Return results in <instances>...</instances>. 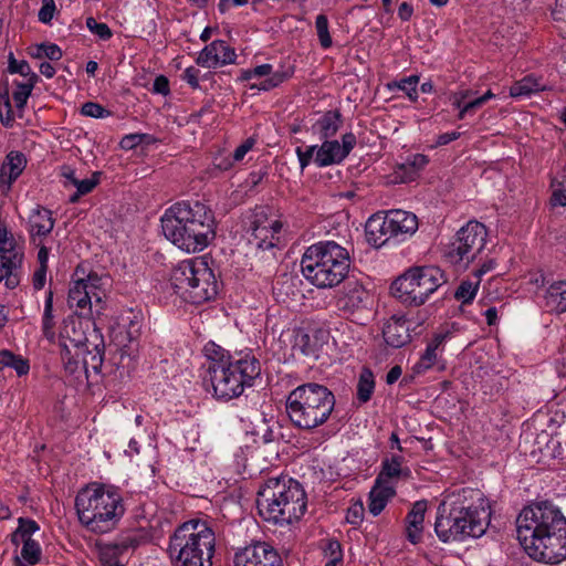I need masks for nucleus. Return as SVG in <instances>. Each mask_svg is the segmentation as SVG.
I'll return each instance as SVG.
<instances>
[{"mask_svg": "<svg viewBox=\"0 0 566 566\" xmlns=\"http://www.w3.org/2000/svg\"><path fill=\"white\" fill-rule=\"evenodd\" d=\"M520 544L535 562L556 565L566 559V517L548 501L533 503L516 518Z\"/></svg>", "mask_w": 566, "mask_h": 566, "instance_id": "f257e3e1", "label": "nucleus"}, {"mask_svg": "<svg viewBox=\"0 0 566 566\" xmlns=\"http://www.w3.org/2000/svg\"><path fill=\"white\" fill-rule=\"evenodd\" d=\"M167 240L187 253L205 250L216 238L212 210L201 201H179L168 208L160 219Z\"/></svg>", "mask_w": 566, "mask_h": 566, "instance_id": "f03ea898", "label": "nucleus"}, {"mask_svg": "<svg viewBox=\"0 0 566 566\" xmlns=\"http://www.w3.org/2000/svg\"><path fill=\"white\" fill-rule=\"evenodd\" d=\"M306 507V493L302 484L292 478H269L258 491L256 509L269 523L291 525L302 518Z\"/></svg>", "mask_w": 566, "mask_h": 566, "instance_id": "7ed1b4c3", "label": "nucleus"}, {"mask_svg": "<svg viewBox=\"0 0 566 566\" xmlns=\"http://www.w3.org/2000/svg\"><path fill=\"white\" fill-rule=\"evenodd\" d=\"M75 509L82 525L96 534L116 528L126 511L117 490L96 483L77 493Z\"/></svg>", "mask_w": 566, "mask_h": 566, "instance_id": "20e7f679", "label": "nucleus"}, {"mask_svg": "<svg viewBox=\"0 0 566 566\" xmlns=\"http://www.w3.org/2000/svg\"><path fill=\"white\" fill-rule=\"evenodd\" d=\"M335 405V395L326 386L305 382L290 391L285 409L295 428L312 432L329 420Z\"/></svg>", "mask_w": 566, "mask_h": 566, "instance_id": "39448f33", "label": "nucleus"}, {"mask_svg": "<svg viewBox=\"0 0 566 566\" xmlns=\"http://www.w3.org/2000/svg\"><path fill=\"white\" fill-rule=\"evenodd\" d=\"M350 268L346 248L335 241H321L308 247L302 256L301 269L307 281L318 289L339 285Z\"/></svg>", "mask_w": 566, "mask_h": 566, "instance_id": "423d86ee", "label": "nucleus"}, {"mask_svg": "<svg viewBox=\"0 0 566 566\" xmlns=\"http://www.w3.org/2000/svg\"><path fill=\"white\" fill-rule=\"evenodd\" d=\"M216 536L207 522L190 520L179 525L169 538L172 566H212Z\"/></svg>", "mask_w": 566, "mask_h": 566, "instance_id": "0eeeda50", "label": "nucleus"}, {"mask_svg": "<svg viewBox=\"0 0 566 566\" xmlns=\"http://www.w3.org/2000/svg\"><path fill=\"white\" fill-rule=\"evenodd\" d=\"M209 381L213 396L223 401L240 397L245 387H252L254 380L261 375V364L252 355L208 367Z\"/></svg>", "mask_w": 566, "mask_h": 566, "instance_id": "6e6552de", "label": "nucleus"}, {"mask_svg": "<svg viewBox=\"0 0 566 566\" xmlns=\"http://www.w3.org/2000/svg\"><path fill=\"white\" fill-rule=\"evenodd\" d=\"M170 283L176 294L192 304H201L218 294L213 271L202 260H186L171 272Z\"/></svg>", "mask_w": 566, "mask_h": 566, "instance_id": "1a4fd4ad", "label": "nucleus"}, {"mask_svg": "<svg viewBox=\"0 0 566 566\" xmlns=\"http://www.w3.org/2000/svg\"><path fill=\"white\" fill-rule=\"evenodd\" d=\"M446 282L447 279L439 268L416 266L396 279L390 290L391 294L402 304L419 306Z\"/></svg>", "mask_w": 566, "mask_h": 566, "instance_id": "9d476101", "label": "nucleus"}, {"mask_svg": "<svg viewBox=\"0 0 566 566\" xmlns=\"http://www.w3.org/2000/svg\"><path fill=\"white\" fill-rule=\"evenodd\" d=\"M488 231L483 223L469 221L455 234V238L446 245L444 259L454 265L468 266L483 250Z\"/></svg>", "mask_w": 566, "mask_h": 566, "instance_id": "9b49d317", "label": "nucleus"}, {"mask_svg": "<svg viewBox=\"0 0 566 566\" xmlns=\"http://www.w3.org/2000/svg\"><path fill=\"white\" fill-rule=\"evenodd\" d=\"M23 256V252L17 248L6 226H0V283L4 281L10 290L15 289L20 283Z\"/></svg>", "mask_w": 566, "mask_h": 566, "instance_id": "f8f14e48", "label": "nucleus"}, {"mask_svg": "<svg viewBox=\"0 0 566 566\" xmlns=\"http://www.w3.org/2000/svg\"><path fill=\"white\" fill-rule=\"evenodd\" d=\"M234 566H283L277 551L266 542H255L234 554Z\"/></svg>", "mask_w": 566, "mask_h": 566, "instance_id": "ddd939ff", "label": "nucleus"}, {"mask_svg": "<svg viewBox=\"0 0 566 566\" xmlns=\"http://www.w3.org/2000/svg\"><path fill=\"white\" fill-rule=\"evenodd\" d=\"M251 238L249 244L255 249V258L275 264L277 261V247L280 231H274L272 227L250 226Z\"/></svg>", "mask_w": 566, "mask_h": 566, "instance_id": "4468645a", "label": "nucleus"}, {"mask_svg": "<svg viewBox=\"0 0 566 566\" xmlns=\"http://www.w3.org/2000/svg\"><path fill=\"white\" fill-rule=\"evenodd\" d=\"M453 516L457 517L459 526L464 528L465 537H480L488 526L490 513L483 506L452 505Z\"/></svg>", "mask_w": 566, "mask_h": 566, "instance_id": "2eb2a0df", "label": "nucleus"}, {"mask_svg": "<svg viewBox=\"0 0 566 566\" xmlns=\"http://www.w3.org/2000/svg\"><path fill=\"white\" fill-rule=\"evenodd\" d=\"M237 54L233 48L223 40H214L206 45L199 53L196 63L202 67L216 69L218 66L235 63Z\"/></svg>", "mask_w": 566, "mask_h": 566, "instance_id": "dca6fc26", "label": "nucleus"}, {"mask_svg": "<svg viewBox=\"0 0 566 566\" xmlns=\"http://www.w3.org/2000/svg\"><path fill=\"white\" fill-rule=\"evenodd\" d=\"M88 347L84 346L83 354L80 355L82 357L83 371L87 378L90 369L95 374H99L102 371L105 353L104 337L101 329L95 325L91 331V338H88Z\"/></svg>", "mask_w": 566, "mask_h": 566, "instance_id": "f3484780", "label": "nucleus"}, {"mask_svg": "<svg viewBox=\"0 0 566 566\" xmlns=\"http://www.w3.org/2000/svg\"><path fill=\"white\" fill-rule=\"evenodd\" d=\"M457 521V517L453 516L452 506L449 510H447L444 503L438 506L434 531L440 541L448 543L464 539V528L463 526L460 527Z\"/></svg>", "mask_w": 566, "mask_h": 566, "instance_id": "a211bd4d", "label": "nucleus"}, {"mask_svg": "<svg viewBox=\"0 0 566 566\" xmlns=\"http://www.w3.org/2000/svg\"><path fill=\"white\" fill-rule=\"evenodd\" d=\"M369 300L368 291L358 281H347L344 285L343 295L337 298L336 305L339 311L354 313L367 307Z\"/></svg>", "mask_w": 566, "mask_h": 566, "instance_id": "6ab92c4d", "label": "nucleus"}, {"mask_svg": "<svg viewBox=\"0 0 566 566\" xmlns=\"http://www.w3.org/2000/svg\"><path fill=\"white\" fill-rule=\"evenodd\" d=\"M25 167L27 158L23 153L9 151L0 166V189L3 192L10 191L13 182L21 176Z\"/></svg>", "mask_w": 566, "mask_h": 566, "instance_id": "aec40b11", "label": "nucleus"}, {"mask_svg": "<svg viewBox=\"0 0 566 566\" xmlns=\"http://www.w3.org/2000/svg\"><path fill=\"white\" fill-rule=\"evenodd\" d=\"M382 337L387 346L401 348L411 342L410 327L403 315H392L382 327Z\"/></svg>", "mask_w": 566, "mask_h": 566, "instance_id": "412c9836", "label": "nucleus"}, {"mask_svg": "<svg viewBox=\"0 0 566 566\" xmlns=\"http://www.w3.org/2000/svg\"><path fill=\"white\" fill-rule=\"evenodd\" d=\"M60 338L61 342L67 343L75 350V355L80 356L83 354L84 346L88 347L91 332L86 334L82 327V322L69 316L63 319Z\"/></svg>", "mask_w": 566, "mask_h": 566, "instance_id": "4be33fe9", "label": "nucleus"}, {"mask_svg": "<svg viewBox=\"0 0 566 566\" xmlns=\"http://www.w3.org/2000/svg\"><path fill=\"white\" fill-rule=\"evenodd\" d=\"M365 234L369 244L380 248L392 238V233L387 223L386 213H375L366 222Z\"/></svg>", "mask_w": 566, "mask_h": 566, "instance_id": "5701e85b", "label": "nucleus"}, {"mask_svg": "<svg viewBox=\"0 0 566 566\" xmlns=\"http://www.w3.org/2000/svg\"><path fill=\"white\" fill-rule=\"evenodd\" d=\"M428 163L429 159L423 154L408 156L403 163L396 166L392 181L406 184L416 180Z\"/></svg>", "mask_w": 566, "mask_h": 566, "instance_id": "b1692460", "label": "nucleus"}, {"mask_svg": "<svg viewBox=\"0 0 566 566\" xmlns=\"http://www.w3.org/2000/svg\"><path fill=\"white\" fill-rule=\"evenodd\" d=\"M387 223L394 237L399 234H413L418 229L417 216L405 210H390L386 212Z\"/></svg>", "mask_w": 566, "mask_h": 566, "instance_id": "393cba45", "label": "nucleus"}, {"mask_svg": "<svg viewBox=\"0 0 566 566\" xmlns=\"http://www.w3.org/2000/svg\"><path fill=\"white\" fill-rule=\"evenodd\" d=\"M426 512L427 501L421 500L413 503L410 512L406 516V534L407 538L412 544H417L421 539Z\"/></svg>", "mask_w": 566, "mask_h": 566, "instance_id": "a878e982", "label": "nucleus"}, {"mask_svg": "<svg viewBox=\"0 0 566 566\" xmlns=\"http://www.w3.org/2000/svg\"><path fill=\"white\" fill-rule=\"evenodd\" d=\"M343 125V116L338 109L324 113L312 126V132L319 139L333 137Z\"/></svg>", "mask_w": 566, "mask_h": 566, "instance_id": "bb28decb", "label": "nucleus"}, {"mask_svg": "<svg viewBox=\"0 0 566 566\" xmlns=\"http://www.w3.org/2000/svg\"><path fill=\"white\" fill-rule=\"evenodd\" d=\"M30 222V234L34 240V237H45L51 233L54 228V219L52 212L49 209L38 207L33 210L29 219Z\"/></svg>", "mask_w": 566, "mask_h": 566, "instance_id": "cd10ccee", "label": "nucleus"}, {"mask_svg": "<svg viewBox=\"0 0 566 566\" xmlns=\"http://www.w3.org/2000/svg\"><path fill=\"white\" fill-rule=\"evenodd\" d=\"M345 158L340 144L337 140L325 139L321 147L317 146L314 161L318 167H326L339 164Z\"/></svg>", "mask_w": 566, "mask_h": 566, "instance_id": "c85d7f7f", "label": "nucleus"}, {"mask_svg": "<svg viewBox=\"0 0 566 566\" xmlns=\"http://www.w3.org/2000/svg\"><path fill=\"white\" fill-rule=\"evenodd\" d=\"M396 494L395 488L389 483H380L377 484L375 481V485L369 493V503L368 510L374 515L377 516L381 513V511L386 507L388 501L394 497Z\"/></svg>", "mask_w": 566, "mask_h": 566, "instance_id": "c756f323", "label": "nucleus"}, {"mask_svg": "<svg viewBox=\"0 0 566 566\" xmlns=\"http://www.w3.org/2000/svg\"><path fill=\"white\" fill-rule=\"evenodd\" d=\"M403 457L401 455H391L390 458H385L381 462V470L376 478L377 484L380 483H389L388 481L391 479H398L400 476H409V469H403L402 465Z\"/></svg>", "mask_w": 566, "mask_h": 566, "instance_id": "7c9ffc66", "label": "nucleus"}, {"mask_svg": "<svg viewBox=\"0 0 566 566\" xmlns=\"http://www.w3.org/2000/svg\"><path fill=\"white\" fill-rule=\"evenodd\" d=\"M545 307L549 312H566V281L554 282L545 294Z\"/></svg>", "mask_w": 566, "mask_h": 566, "instance_id": "2f4dec72", "label": "nucleus"}, {"mask_svg": "<svg viewBox=\"0 0 566 566\" xmlns=\"http://www.w3.org/2000/svg\"><path fill=\"white\" fill-rule=\"evenodd\" d=\"M67 304L71 308L74 306L77 308L91 307L92 300L84 284L83 276H77V280H75L71 286Z\"/></svg>", "mask_w": 566, "mask_h": 566, "instance_id": "473e14b6", "label": "nucleus"}, {"mask_svg": "<svg viewBox=\"0 0 566 566\" xmlns=\"http://www.w3.org/2000/svg\"><path fill=\"white\" fill-rule=\"evenodd\" d=\"M12 368L18 376H24L30 370L29 360L9 349L0 350V370Z\"/></svg>", "mask_w": 566, "mask_h": 566, "instance_id": "72a5a7b5", "label": "nucleus"}, {"mask_svg": "<svg viewBox=\"0 0 566 566\" xmlns=\"http://www.w3.org/2000/svg\"><path fill=\"white\" fill-rule=\"evenodd\" d=\"M61 358L64 370L70 375H76L83 371L82 357L75 355V350L65 342H60Z\"/></svg>", "mask_w": 566, "mask_h": 566, "instance_id": "f704fd0d", "label": "nucleus"}, {"mask_svg": "<svg viewBox=\"0 0 566 566\" xmlns=\"http://www.w3.org/2000/svg\"><path fill=\"white\" fill-rule=\"evenodd\" d=\"M375 390L374 374L369 368H363L357 384V399L361 403H366L371 399Z\"/></svg>", "mask_w": 566, "mask_h": 566, "instance_id": "c9c22d12", "label": "nucleus"}, {"mask_svg": "<svg viewBox=\"0 0 566 566\" xmlns=\"http://www.w3.org/2000/svg\"><path fill=\"white\" fill-rule=\"evenodd\" d=\"M85 275V271L82 265H78L75 270V275L80 276ZM102 277L96 272H90L85 277H83L84 284L91 296V300L95 298L96 302H102L103 293H102Z\"/></svg>", "mask_w": 566, "mask_h": 566, "instance_id": "e433bc0d", "label": "nucleus"}, {"mask_svg": "<svg viewBox=\"0 0 566 566\" xmlns=\"http://www.w3.org/2000/svg\"><path fill=\"white\" fill-rule=\"evenodd\" d=\"M54 325L53 293L50 291L44 302V313L42 318V332L44 337L50 342H54L55 339Z\"/></svg>", "mask_w": 566, "mask_h": 566, "instance_id": "4c0bfd02", "label": "nucleus"}, {"mask_svg": "<svg viewBox=\"0 0 566 566\" xmlns=\"http://www.w3.org/2000/svg\"><path fill=\"white\" fill-rule=\"evenodd\" d=\"M146 541V534L142 530H134L122 533L118 538L113 542L123 553L129 548H136Z\"/></svg>", "mask_w": 566, "mask_h": 566, "instance_id": "58836bf2", "label": "nucleus"}, {"mask_svg": "<svg viewBox=\"0 0 566 566\" xmlns=\"http://www.w3.org/2000/svg\"><path fill=\"white\" fill-rule=\"evenodd\" d=\"M543 90L541 83L533 76H525L518 82H515L511 88L510 94L513 97L527 96L532 93Z\"/></svg>", "mask_w": 566, "mask_h": 566, "instance_id": "ea45409f", "label": "nucleus"}, {"mask_svg": "<svg viewBox=\"0 0 566 566\" xmlns=\"http://www.w3.org/2000/svg\"><path fill=\"white\" fill-rule=\"evenodd\" d=\"M203 355L211 360L209 367H216L219 364H227L228 361H233L224 348L214 342H208L203 349Z\"/></svg>", "mask_w": 566, "mask_h": 566, "instance_id": "a19ab883", "label": "nucleus"}, {"mask_svg": "<svg viewBox=\"0 0 566 566\" xmlns=\"http://www.w3.org/2000/svg\"><path fill=\"white\" fill-rule=\"evenodd\" d=\"M8 72L11 74H20L25 81L38 82L39 76L32 70L25 60L18 61L13 53L9 54L8 59Z\"/></svg>", "mask_w": 566, "mask_h": 566, "instance_id": "79ce46f5", "label": "nucleus"}, {"mask_svg": "<svg viewBox=\"0 0 566 566\" xmlns=\"http://www.w3.org/2000/svg\"><path fill=\"white\" fill-rule=\"evenodd\" d=\"M123 554L113 542L98 545V556L103 566L116 565Z\"/></svg>", "mask_w": 566, "mask_h": 566, "instance_id": "37998d69", "label": "nucleus"}, {"mask_svg": "<svg viewBox=\"0 0 566 566\" xmlns=\"http://www.w3.org/2000/svg\"><path fill=\"white\" fill-rule=\"evenodd\" d=\"M250 226L272 227L274 231H281L282 223L279 220H270L268 218L265 207H256L252 213Z\"/></svg>", "mask_w": 566, "mask_h": 566, "instance_id": "c03bdc74", "label": "nucleus"}, {"mask_svg": "<svg viewBox=\"0 0 566 566\" xmlns=\"http://www.w3.org/2000/svg\"><path fill=\"white\" fill-rule=\"evenodd\" d=\"M480 282L462 281L454 292V297L463 304L471 303L476 295Z\"/></svg>", "mask_w": 566, "mask_h": 566, "instance_id": "a18cd8bd", "label": "nucleus"}, {"mask_svg": "<svg viewBox=\"0 0 566 566\" xmlns=\"http://www.w3.org/2000/svg\"><path fill=\"white\" fill-rule=\"evenodd\" d=\"M315 29L321 46L323 49L331 48L333 44V40L328 30V19L325 14H318L316 17Z\"/></svg>", "mask_w": 566, "mask_h": 566, "instance_id": "49530a36", "label": "nucleus"}, {"mask_svg": "<svg viewBox=\"0 0 566 566\" xmlns=\"http://www.w3.org/2000/svg\"><path fill=\"white\" fill-rule=\"evenodd\" d=\"M23 543L21 549L22 558L30 565H35L40 560L41 548L32 538L20 539Z\"/></svg>", "mask_w": 566, "mask_h": 566, "instance_id": "de8ad7c7", "label": "nucleus"}, {"mask_svg": "<svg viewBox=\"0 0 566 566\" xmlns=\"http://www.w3.org/2000/svg\"><path fill=\"white\" fill-rule=\"evenodd\" d=\"M39 531V525L35 521L30 518H19V526L12 535V541L31 538L32 534Z\"/></svg>", "mask_w": 566, "mask_h": 566, "instance_id": "09e8293b", "label": "nucleus"}, {"mask_svg": "<svg viewBox=\"0 0 566 566\" xmlns=\"http://www.w3.org/2000/svg\"><path fill=\"white\" fill-rule=\"evenodd\" d=\"M36 82L25 81L23 83H15L17 88L12 94V98L18 108H23L27 104L29 96Z\"/></svg>", "mask_w": 566, "mask_h": 566, "instance_id": "8fccbe9b", "label": "nucleus"}, {"mask_svg": "<svg viewBox=\"0 0 566 566\" xmlns=\"http://www.w3.org/2000/svg\"><path fill=\"white\" fill-rule=\"evenodd\" d=\"M438 360L437 350L427 346L424 353L421 355L419 361L413 366L415 374H423L434 366Z\"/></svg>", "mask_w": 566, "mask_h": 566, "instance_id": "3c124183", "label": "nucleus"}, {"mask_svg": "<svg viewBox=\"0 0 566 566\" xmlns=\"http://www.w3.org/2000/svg\"><path fill=\"white\" fill-rule=\"evenodd\" d=\"M293 348L300 350L305 356L315 354V344L312 342L311 336L304 332L296 334Z\"/></svg>", "mask_w": 566, "mask_h": 566, "instance_id": "603ef678", "label": "nucleus"}, {"mask_svg": "<svg viewBox=\"0 0 566 566\" xmlns=\"http://www.w3.org/2000/svg\"><path fill=\"white\" fill-rule=\"evenodd\" d=\"M419 83L418 75H410L396 82V86L403 91L410 101L416 102L418 99L417 85Z\"/></svg>", "mask_w": 566, "mask_h": 566, "instance_id": "864d4df0", "label": "nucleus"}, {"mask_svg": "<svg viewBox=\"0 0 566 566\" xmlns=\"http://www.w3.org/2000/svg\"><path fill=\"white\" fill-rule=\"evenodd\" d=\"M14 120L13 111L8 92L0 94V122L3 126L10 127Z\"/></svg>", "mask_w": 566, "mask_h": 566, "instance_id": "5fc2aeb1", "label": "nucleus"}, {"mask_svg": "<svg viewBox=\"0 0 566 566\" xmlns=\"http://www.w3.org/2000/svg\"><path fill=\"white\" fill-rule=\"evenodd\" d=\"M81 114L93 118H104L112 115V112L104 108L101 104L86 102L82 105Z\"/></svg>", "mask_w": 566, "mask_h": 566, "instance_id": "6e6d98bb", "label": "nucleus"}, {"mask_svg": "<svg viewBox=\"0 0 566 566\" xmlns=\"http://www.w3.org/2000/svg\"><path fill=\"white\" fill-rule=\"evenodd\" d=\"M149 138L150 136L147 134H128L120 139L119 146L122 149L130 150L145 142L148 143Z\"/></svg>", "mask_w": 566, "mask_h": 566, "instance_id": "4d7b16f0", "label": "nucleus"}, {"mask_svg": "<svg viewBox=\"0 0 566 566\" xmlns=\"http://www.w3.org/2000/svg\"><path fill=\"white\" fill-rule=\"evenodd\" d=\"M86 25L90 31L98 35L102 40H108L113 35L112 30L106 23L97 22L92 17L86 19Z\"/></svg>", "mask_w": 566, "mask_h": 566, "instance_id": "13d9d810", "label": "nucleus"}, {"mask_svg": "<svg viewBox=\"0 0 566 566\" xmlns=\"http://www.w3.org/2000/svg\"><path fill=\"white\" fill-rule=\"evenodd\" d=\"M99 172H94L92 178H86L83 180H74V186L78 190V195H87L90 193L99 182Z\"/></svg>", "mask_w": 566, "mask_h": 566, "instance_id": "bf43d9fd", "label": "nucleus"}, {"mask_svg": "<svg viewBox=\"0 0 566 566\" xmlns=\"http://www.w3.org/2000/svg\"><path fill=\"white\" fill-rule=\"evenodd\" d=\"M56 7L54 0H42V6L39 10V21L44 24H49L55 13Z\"/></svg>", "mask_w": 566, "mask_h": 566, "instance_id": "052dcab7", "label": "nucleus"}, {"mask_svg": "<svg viewBox=\"0 0 566 566\" xmlns=\"http://www.w3.org/2000/svg\"><path fill=\"white\" fill-rule=\"evenodd\" d=\"M364 505L363 503L358 502L353 504L346 513V521L347 523L352 525H359L363 522L364 518Z\"/></svg>", "mask_w": 566, "mask_h": 566, "instance_id": "680f3d73", "label": "nucleus"}, {"mask_svg": "<svg viewBox=\"0 0 566 566\" xmlns=\"http://www.w3.org/2000/svg\"><path fill=\"white\" fill-rule=\"evenodd\" d=\"M316 150L317 145L310 146L305 150H303L302 147L296 148L295 151L302 170H304L310 165L314 154L316 155Z\"/></svg>", "mask_w": 566, "mask_h": 566, "instance_id": "e2e57ef3", "label": "nucleus"}, {"mask_svg": "<svg viewBox=\"0 0 566 566\" xmlns=\"http://www.w3.org/2000/svg\"><path fill=\"white\" fill-rule=\"evenodd\" d=\"M39 50H42L44 57L51 61H59L63 55L60 46L54 43H41L39 44Z\"/></svg>", "mask_w": 566, "mask_h": 566, "instance_id": "0e129e2a", "label": "nucleus"}, {"mask_svg": "<svg viewBox=\"0 0 566 566\" xmlns=\"http://www.w3.org/2000/svg\"><path fill=\"white\" fill-rule=\"evenodd\" d=\"M199 74L200 71L197 67L189 66L185 70L181 78L196 90L199 88Z\"/></svg>", "mask_w": 566, "mask_h": 566, "instance_id": "69168bd1", "label": "nucleus"}, {"mask_svg": "<svg viewBox=\"0 0 566 566\" xmlns=\"http://www.w3.org/2000/svg\"><path fill=\"white\" fill-rule=\"evenodd\" d=\"M153 92L165 96L169 94V81L165 75H158L155 78L153 84Z\"/></svg>", "mask_w": 566, "mask_h": 566, "instance_id": "338daca9", "label": "nucleus"}, {"mask_svg": "<svg viewBox=\"0 0 566 566\" xmlns=\"http://www.w3.org/2000/svg\"><path fill=\"white\" fill-rule=\"evenodd\" d=\"M355 145H356V136H355V134L346 133V134H344L342 136L340 148H342L345 157H347L349 155V153L355 147Z\"/></svg>", "mask_w": 566, "mask_h": 566, "instance_id": "774afa93", "label": "nucleus"}]
</instances>
